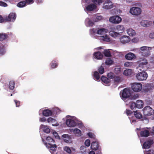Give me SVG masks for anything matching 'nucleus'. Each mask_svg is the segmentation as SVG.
I'll return each instance as SVG.
<instances>
[{"label": "nucleus", "instance_id": "nucleus-58", "mask_svg": "<svg viewBox=\"0 0 154 154\" xmlns=\"http://www.w3.org/2000/svg\"><path fill=\"white\" fill-rule=\"evenodd\" d=\"M102 19V17L101 16H97L95 19V21H97L100 20Z\"/></svg>", "mask_w": 154, "mask_h": 154}, {"label": "nucleus", "instance_id": "nucleus-30", "mask_svg": "<svg viewBox=\"0 0 154 154\" xmlns=\"http://www.w3.org/2000/svg\"><path fill=\"white\" fill-rule=\"evenodd\" d=\"M140 53L144 57H147L149 55L150 52L148 49L143 51H140Z\"/></svg>", "mask_w": 154, "mask_h": 154}, {"label": "nucleus", "instance_id": "nucleus-2", "mask_svg": "<svg viewBox=\"0 0 154 154\" xmlns=\"http://www.w3.org/2000/svg\"><path fill=\"white\" fill-rule=\"evenodd\" d=\"M143 110V114L146 116H149L154 113V110L149 106L145 107Z\"/></svg>", "mask_w": 154, "mask_h": 154}, {"label": "nucleus", "instance_id": "nucleus-10", "mask_svg": "<svg viewBox=\"0 0 154 154\" xmlns=\"http://www.w3.org/2000/svg\"><path fill=\"white\" fill-rule=\"evenodd\" d=\"M16 18V14L15 13H10L8 17H7L5 19L7 21H11L12 20L13 21H14Z\"/></svg>", "mask_w": 154, "mask_h": 154}, {"label": "nucleus", "instance_id": "nucleus-7", "mask_svg": "<svg viewBox=\"0 0 154 154\" xmlns=\"http://www.w3.org/2000/svg\"><path fill=\"white\" fill-rule=\"evenodd\" d=\"M42 140L47 147L50 148V152L51 153L54 152V151L56 150V148H57L56 145H52L50 143L45 142V140L43 138H42Z\"/></svg>", "mask_w": 154, "mask_h": 154}, {"label": "nucleus", "instance_id": "nucleus-34", "mask_svg": "<svg viewBox=\"0 0 154 154\" xmlns=\"http://www.w3.org/2000/svg\"><path fill=\"white\" fill-rule=\"evenodd\" d=\"M73 132L74 134H76L78 136H80L81 135V131L78 128H75L73 130Z\"/></svg>", "mask_w": 154, "mask_h": 154}, {"label": "nucleus", "instance_id": "nucleus-14", "mask_svg": "<svg viewBox=\"0 0 154 154\" xmlns=\"http://www.w3.org/2000/svg\"><path fill=\"white\" fill-rule=\"evenodd\" d=\"M152 22L148 20H142L140 23V25L144 27H148L150 26Z\"/></svg>", "mask_w": 154, "mask_h": 154}, {"label": "nucleus", "instance_id": "nucleus-24", "mask_svg": "<svg viewBox=\"0 0 154 154\" xmlns=\"http://www.w3.org/2000/svg\"><path fill=\"white\" fill-rule=\"evenodd\" d=\"M134 112V116L136 118L140 119L142 118V115L139 111H136Z\"/></svg>", "mask_w": 154, "mask_h": 154}, {"label": "nucleus", "instance_id": "nucleus-17", "mask_svg": "<svg viewBox=\"0 0 154 154\" xmlns=\"http://www.w3.org/2000/svg\"><path fill=\"white\" fill-rule=\"evenodd\" d=\"M91 147L92 150H97L99 149V147L98 143L96 141L92 142Z\"/></svg>", "mask_w": 154, "mask_h": 154}, {"label": "nucleus", "instance_id": "nucleus-27", "mask_svg": "<svg viewBox=\"0 0 154 154\" xmlns=\"http://www.w3.org/2000/svg\"><path fill=\"white\" fill-rule=\"evenodd\" d=\"M101 80L103 82L106 84H108L110 82V80L109 79L106 77L103 76L101 77Z\"/></svg>", "mask_w": 154, "mask_h": 154}, {"label": "nucleus", "instance_id": "nucleus-4", "mask_svg": "<svg viewBox=\"0 0 154 154\" xmlns=\"http://www.w3.org/2000/svg\"><path fill=\"white\" fill-rule=\"evenodd\" d=\"M141 10L138 7H132L130 10V13L134 15H138L141 14Z\"/></svg>", "mask_w": 154, "mask_h": 154}, {"label": "nucleus", "instance_id": "nucleus-32", "mask_svg": "<svg viewBox=\"0 0 154 154\" xmlns=\"http://www.w3.org/2000/svg\"><path fill=\"white\" fill-rule=\"evenodd\" d=\"M105 56L107 57H111V55L110 51L109 50H105L103 52Z\"/></svg>", "mask_w": 154, "mask_h": 154}, {"label": "nucleus", "instance_id": "nucleus-57", "mask_svg": "<svg viewBox=\"0 0 154 154\" xmlns=\"http://www.w3.org/2000/svg\"><path fill=\"white\" fill-rule=\"evenodd\" d=\"M14 101L15 103L16 106L17 107H19L20 105V102L16 100H14Z\"/></svg>", "mask_w": 154, "mask_h": 154}, {"label": "nucleus", "instance_id": "nucleus-15", "mask_svg": "<svg viewBox=\"0 0 154 154\" xmlns=\"http://www.w3.org/2000/svg\"><path fill=\"white\" fill-rule=\"evenodd\" d=\"M63 139L66 143H69L71 142V137L68 134H65L62 135Z\"/></svg>", "mask_w": 154, "mask_h": 154}, {"label": "nucleus", "instance_id": "nucleus-23", "mask_svg": "<svg viewBox=\"0 0 154 154\" xmlns=\"http://www.w3.org/2000/svg\"><path fill=\"white\" fill-rule=\"evenodd\" d=\"M122 79L119 76H115L113 78L114 82L116 84H118L122 82Z\"/></svg>", "mask_w": 154, "mask_h": 154}, {"label": "nucleus", "instance_id": "nucleus-21", "mask_svg": "<svg viewBox=\"0 0 154 154\" xmlns=\"http://www.w3.org/2000/svg\"><path fill=\"white\" fill-rule=\"evenodd\" d=\"M108 31V30L105 28H101L98 29L97 31L98 34L104 35Z\"/></svg>", "mask_w": 154, "mask_h": 154}, {"label": "nucleus", "instance_id": "nucleus-20", "mask_svg": "<svg viewBox=\"0 0 154 154\" xmlns=\"http://www.w3.org/2000/svg\"><path fill=\"white\" fill-rule=\"evenodd\" d=\"M43 115L45 116H51L52 114V111L48 109H45L43 110L42 112Z\"/></svg>", "mask_w": 154, "mask_h": 154}, {"label": "nucleus", "instance_id": "nucleus-13", "mask_svg": "<svg viewBox=\"0 0 154 154\" xmlns=\"http://www.w3.org/2000/svg\"><path fill=\"white\" fill-rule=\"evenodd\" d=\"M120 41L123 44H125L130 41V38L129 36H123L120 38Z\"/></svg>", "mask_w": 154, "mask_h": 154}, {"label": "nucleus", "instance_id": "nucleus-39", "mask_svg": "<svg viewBox=\"0 0 154 154\" xmlns=\"http://www.w3.org/2000/svg\"><path fill=\"white\" fill-rule=\"evenodd\" d=\"M113 63V60L110 59H107L106 61L105 64L107 65H110Z\"/></svg>", "mask_w": 154, "mask_h": 154}, {"label": "nucleus", "instance_id": "nucleus-12", "mask_svg": "<svg viewBox=\"0 0 154 154\" xmlns=\"http://www.w3.org/2000/svg\"><path fill=\"white\" fill-rule=\"evenodd\" d=\"M97 8V5L94 4H91L87 5L86 9L88 11H91L96 9Z\"/></svg>", "mask_w": 154, "mask_h": 154}, {"label": "nucleus", "instance_id": "nucleus-6", "mask_svg": "<svg viewBox=\"0 0 154 154\" xmlns=\"http://www.w3.org/2000/svg\"><path fill=\"white\" fill-rule=\"evenodd\" d=\"M142 85L140 83H134L132 84L131 88L135 92L140 91L142 89Z\"/></svg>", "mask_w": 154, "mask_h": 154}, {"label": "nucleus", "instance_id": "nucleus-42", "mask_svg": "<svg viewBox=\"0 0 154 154\" xmlns=\"http://www.w3.org/2000/svg\"><path fill=\"white\" fill-rule=\"evenodd\" d=\"M55 61H52L51 62V67L52 69L55 68L58 66V64L57 63H55Z\"/></svg>", "mask_w": 154, "mask_h": 154}, {"label": "nucleus", "instance_id": "nucleus-41", "mask_svg": "<svg viewBox=\"0 0 154 154\" xmlns=\"http://www.w3.org/2000/svg\"><path fill=\"white\" fill-rule=\"evenodd\" d=\"M133 62H126L124 63V66L126 67H130L133 65Z\"/></svg>", "mask_w": 154, "mask_h": 154}, {"label": "nucleus", "instance_id": "nucleus-8", "mask_svg": "<svg viewBox=\"0 0 154 154\" xmlns=\"http://www.w3.org/2000/svg\"><path fill=\"white\" fill-rule=\"evenodd\" d=\"M154 143L153 140L149 139L145 142L143 145V148L145 149H147L149 148L151 145Z\"/></svg>", "mask_w": 154, "mask_h": 154}, {"label": "nucleus", "instance_id": "nucleus-62", "mask_svg": "<svg viewBox=\"0 0 154 154\" xmlns=\"http://www.w3.org/2000/svg\"><path fill=\"white\" fill-rule=\"evenodd\" d=\"M44 131L47 133H48L50 132V130L49 128H44Z\"/></svg>", "mask_w": 154, "mask_h": 154}, {"label": "nucleus", "instance_id": "nucleus-44", "mask_svg": "<svg viewBox=\"0 0 154 154\" xmlns=\"http://www.w3.org/2000/svg\"><path fill=\"white\" fill-rule=\"evenodd\" d=\"M115 76V74L112 72H110L107 75L108 78L109 79H113Z\"/></svg>", "mask_w": 154, "mask_h": 154}, {"label": "nucleus", "instance_id": "nucleus-18", "mask_svg": "<svg viewBox=\"0 0 154 154\" xmlns=\"http://www.w3.org/2000/svg\"><path fill=\"white\" fill-rule=\"evenodd\" d=\"M93 55L94 57L98 60H100L102 59L103 57V54L99 51L95 52Z\"/></svg>", "mask_w": 154, "mask_h": 154}, {"label": "nucleus", "instance_id": "nucleus-1", "mask_svg": "<svg viewBox=\"0 0 154 154\" xmlns=\"http://www.w3.org/2000/svg\"><path fill=\"white\" fill-rule=\"evenodd\" d=\"M136 77L138 80L142 81L146 80L148 77V75L146 72L142 71L137 73Z\"/></svg>", "mask_w": 154, "mask_h": 154}, {"label": "nucleus", "instance_id": "nucleus-52", "mask_svg": "<svg viewBox=\"0 0 154 154\" xmlns=\"http://www.w3.org/2000/svg\"><path fill=\"white\" fill-rule=\"evenodd\" d=\"M90 137L92 138H94L95 136V135L94 134L91 133L89 132L87 134Z\"/></svg>", "mask_w": 154, "mask_h": 154}, {"label": "nucleus", "instance_id": "nucleus-46", "mask_svg": "<svg viewBox=\"0 0 154 154\" xmlns=\"http://www.w3.org/2000/svg\"><path fill=\"white\" fill-rule=\"evenodd\" d=\"M98 71L99 73L102 74L104 72V68L102 66H101L98 69Z\"/></svg>", "mask_w": 154, "mask_h": 154}, {"label": "nucleus", "instance_id": "nucleus-43", "mask_svg": "<svg viewBox=\"0 0 154 154\" xmlns=\"http://www.w3.org/2000/svg\"><path fill=\"white\" fill-rule=\"evenodd\" d=\"M92 1L96 5H99L102 2V0H92Z\"/></svg>", "mask_w": 154, "mask_h": 154}, {"label": "nucleus", "instance_id": "nucleus-9", "mask_svg": "<svg viewBox=\"0 0 154 154\" xmlns=\"http://www.w3.org/2000/svg\"><path fill=\"white\" fill-rule=\"evenodd\" d=\"M66 123L67 126L69 127H74L76 125V122L74 120L70 119H67Z\"/></svg>", "mask_w": 154, "mask_h": 154}, {"label": "nucleus", "instance_id": "nucleus-55", "mask_svg": "<svg viewBox=\"0 0 154 154\" xmlns=\"http://www.w3.org/2000/svg\"><path fill=\"white\" fill-rule=\"evenodd\" d=\"M141 51H143L148 50V48L146 46H143L140 48Z\"/></svg>", "mask_w": 154, "mask_h": 154}, {"label": "nucleus", "instance_id": "nucleus-33", "mask_svg": "<svg viewBox=\"0 0 154 154\" xmlns=\"http://www.w3.org/2000/svg\"><path fill=\"white\" fill-rule=\"evenodd\" d=\"M8 35L5 33L0 34V41H2L8 38Z\"/></svg>", "mask_w": 154, "mask_h": 154}, {"label": "nucleus", "instance_id": "nucleus-63", "mask_svg": "<svg viewBox=\"0 0 154 154\" xmlns=\"http://www.w3.org/2000/svg\"><path fill=\"white\" fill-rule=\"evenodd\" d=\"M53 134L55 136V137L56 138H60L59 136L58 135V134L56 132H53Z\"/></svg>", "mask_w": 154, "mask_h": 154}, {"label": "nucleus", "instance_id": "nucleus-45", "mask_svg": "<svg viewBox=\"0 0 154 154\" xmlns=\"http://www.w3.org/2000/svg\"><path fill=\"white\" fill-rule=\"evenodd\" d=\"M109 34L112 37H116L119 35V34L117 32H114L113 31H110Z\"/></svg>", "mask_w": 154, "mask_h": 154}, {"label": "nucleus", "instance_id": "nucleus-54", "mask_svg": "<svg viewBox=\"0 0 154 154\" xmlns=\"http://www.w3.org/2000/svg\"><path fill=\"white\" fill-rule=\"evenodd\" d=\"M7 5H8L6 3L2 1H0V6L5 7L7 6Z\"/></svg>", "mask_w": 154, "mask_h": 154}, {"label": "nucleus", "instance_id": "nucleus-11", "mask_svg": "<svg viewBox=\"0 0 154 154\" xmlns=\"http://www.w3.org/2000/svg\"><path fill=\"white\" fill-rule=\"evenodd\" d=\"M125 58L126 59L128 60H132L135 58V55L131 52H129L125 55Z\"/></svg>", "mask_w": 154, "mask_h": 154}, {"label": "nucleus", "instance_id": "nucleus-40", "mask_svg": "<svg viewBox=\"0 0 154 154\" xmlns=\"http://www.w3.org/2000/svg\"><path fill=\"white\" fill-rule=\"evenodd\" d=\"M129 104L130 108L132 110L136 108V104L135 102H131L129 103Z\"/></svg>", "mask_w": 154, "mask_h": 154}, {"label": "nucleus", "instance_id": "nucleus-26", "mask_svg": "<svg viewBox=\"0 0 154 154\" xmlns=\"http://www.w3.org/2000/svg\"><path fill=\"white\" fill-rule=\"evenodd\" d=\"M152 89L151 86L150 84H147L144 87L143 89L145 92H148Z\"/></svg>", "mask_w": 154, "mask_h": 154}, {"label": "nucleus", "instance_id": "nucleus-36", "mask_svg": "<svg viewBox=\"0 0 154 154\" xmlns=\"http://www.w3.org/2000/svg\"><path fill=\"white\" fill-rule=\"evenodd\" d=\"M114 71V72L117 74H120L121 72V68L120 67H117L115 68Z\"/></svg>", "mask_w": 154, "mask_h": 154}, {"label": "nucleus", "instance_id": "nucleus-56", "mask_svg": "<svg viewBox=\"0 0 154 154\" xmlns=\"http://www.w3.org/2000/svg\"><path fill=\"white\" fill-rule=\"evenodd\" d=\"M139 97V95L137 94H135L131 97V99L135 100L137 98Z\"/></svg>", "mask_w": 154, "mask_h": 154}, {"label": "nucleus", "instance_id": "nucleus-38", "mask_svg": "<svg viewBox=\"0 0 154 154\" xmlns=\"http://www.w3.org/2000/svg\"><path fill=\"white\" fill-rule=\"evenodd\" d=\"M94 77L97 80L100 79V75L97 71L94 72Z\"/></svg>", "mask_w": 154, "mask_h": 154}, {"label": "nucleus", "instance_id": "nucleus-16", "mask_svg": "<svg viewBox=\"0 0 154 154\" xmlns=\"http://www.w3.org/2000/svg\"><path fill=\"white\" fill-rule=\"evenodd\" d=\"M113 6V4L112 2H108L104 4L103 8L106 9H109L112 8Z\"/></svg>", "mask_w": 154, "mask_h": 154}, {"label": "nucleus", "instance_id": "nucleus-29", "mask_svg": "<svg viewBox=\"0 0 154 154\" xmlns=\"http://www.w3.org/2000/svg\"><path fill=\"white\" fill-rule=\"evenodd\" d=\"M116 29L119 33H122L124 31V28L123 26L118 25L116 26Z\"/></svg>", "mask_w": 154, "mask_h": 154}, {"label": "nucleus", "instance_id": "nucleus-61", "mask_svg": "<svg viewBox=\"0 0 154 154\" xmlns=\"http://www.w3.org/2000/svg\"><path fill=\"white\" fill-rule=\"evenodd\" d=\"M55 119H54L53 118L51 117H49L47 119V121L48 122H52L53 121H55Z\"/></svg>", "mask_w": 154, "mask_h": 154}, {"label": "nucleus", "instance_id": "nucleus-60", "mask_svg": "<svg viewBox=\"0 0 154 154\" xmlns=\"http://www.w3.org/2000/svg\"><path fill=\"white\" fill-rule=\"evenodd\" d=\"M149 37L151 38H154V32H151L149 35Z\"/></svg>", "mask_w": 154, "mask_h": 154}, {"label": "nucleus", "instance_id": "nucleus-19", "mask_svg": "<svg viewBox=\"0 0 154 154\" xmlns=\"http://www.w3.org/2000/svg\"><path fill=\"white\" fill-rule=\"evenodd\" d=\"M149 134V131L146 129L143 130L140 132V135L142 137H147Z\"/></svg>", "mask_w": 154, "mask_h": 154}, {"label": "nucleus", "instance_id": "nucleus-31", "mask_svg": "<svg viewBox=\"0 0 154 154\" xmlns=\"http://www.w3.org/2000/svg\"><path fill=\"white\" fill-rule=\"evenodd\" d=\"M15 82L14 81H11L9 82V88L10 89L13 90L14 88Z\"/></svg>", "mask_w": 154, "mask_h": 154}, {"label": "nucleus", "instance_id": "nucleus-51", "mask_svg": "<svg viewBox=\"0 0 154 154\" xmlns=\"http://www.w3.org/2000/svg\"><path fill=\"white\" fill-rule=\"evenodd\" d=\"M85 144L86 146H89L90 145V141L89 140H86L85 142Z\"/></svg>", "mask_w": 154, "mask_h": 154}, {"label": "nucleus", "instance_id": "nucleus-22", "mask_svg": "<svg viewBox=\"0 0 154 154\" xmlns=\"http://www.w3.org/2000/svg\"><path fill=\"white\" fill-rule=\"evenodd\" d=\"M135 103L136 105V108H137L141 109L143 107V103L141 100H137Z\"/></svg>", "mask_w": 154, "mask_h": 154}, {"label": "nucleus", "instance_id": "nucleus-5", "mask_svg": "<svg viewBox=\"0 0 154 154\" xmlns=\"http://www.w3.org/2000/svg\"><path fill=\"white\" fill-rule=\"evenodd\" d=\"M122 97L124 99H126L131 96V91L128 88H125L122 91L121 94Z\"/></svg>", "mask_w": 154, "mask_h": 154}, {"label": "nucleus", "instance_id": "nucleus-28", "mask_svg": "<svg viewBox=\"0 0 154 154\" xmlns=\"http://www.w3.org/2000/svg\"><path fill=\"white\" fill-rule=\"evenodd\" d=\"M132 70L131 69H126L124 71L123 74L125 75H130L132 73Z\"/></svg>", "mask_w": 154, "mask_h": 154}, {"label": "nucleus", "instance_id": "nucleus-35", "mask_svg": "<svg viewBox=\"0 0 154 154\" xmlns=\"http://www.w3.org/2000/svg\"><path fill=\"white\" fill-rule=\"evenodd\" d=\"M26 5L25 1H22L17 4V6L19 8H22L25 6Z\"/></svg>", "mask_w": 154, "mask_h": 154}, {"label": "nucleus", "instance_id": "nucleus-48", "mask_svg": "<svg viewBox=\"0 0 154 154\" xmlns=\"http://www.w3.org/2000/svg\"><path fill=\"white\" fill-rule=\"evenodd\" d=\"M5 53L4 47L2 45H0V54H3Z\"/></svg>", "mask_w": 154, "mask_h": 154}, {"label": "nucleus", "instance_id": "nucleus-37", "mask_svg": "<svg viewBox=\"0 0 154 154\" xmlns=\"http://www.w3.org/2000/svg\"><path fill=\"white\" fill-rule=\"evenodd\" d=\"M101 37L103 38V40L107 42L110 41V38H109V36L105 34L104 35H101Z\"/></svg>", "mask_w": 154, "mask_h": 154}, {"label": "nucleus", "instance_id": "nucleus-50", "mask_svg": "<svg viewBox=\"0 0 154 154\" xmlns=\"http://www.w3.org/2000/svg\"><path fill=\"white\" fill-rule=\"evenodd\" d=\"M25 2H26V4L29 5L32 4L34 1L33 0H25Z\"/></svg>", "mask_w": 154, "mask_h": 154}, {"label": "nucleus", "instance_id": "nucleus-59", "mask_svg": "<svg viewBox=\"0 0 154 154\" xmlns=\"http://www.w3.org/2000/svg\"><path fill=\"white\" fill-rule=\"evenodd\" d=\"M132 113V112L129 109H126V113L128 115L131 114Z\"/></svg>", "mask_w": 154, "mask_h": 154}, {"label": "nucleus", "instance_id": "nucleus-64", "mask_svg": "<svg viewBox=\"0 0 154 154\" xmlns=\"http://www.w3.org/2000/svg\"><path fill=\"white\" fill-rule=\"evenodd\" d=\"M139 66L141 68L143 69V70H144L145 67H146L144 66L143 65V64L140 63L139 64Z\"/></svg>", "mask_w": 154, "mask_h": 154}, {"label": "nucleus", "instance_id": "nucleus-25", "mask_svg": "<svg viewBox=\"0 0 154 154\" xmlns=\"http://www.w3.org/2000/svg\"><path fill=\"white\" fill-rule=\"evenodd\" d=\"M127 31L128 34L130 36H133L136 34L135 31L132 29H129Z\"/></svg>", "mask_w": 154, "mask_h": 154}, {"label": "nucleus", "instance_id": "nucleus-49", "mask_svg": "<svg viewBox=\"0 0 154 154\" xmlns=\"http://www.w3.org/2000/svg\"><path fill=\"white\" fill-rule=\"evenodd\" d=\"M64 150L69 153H70L71 152V150L70 148L67 146H65L64 147Z\"/></svg>", "mask_w": 154, "mask_h": 154}, {"label": "nucleus", "instance_id": "nucleus-3", "mask_svg": "<svg viewBox=\"0 0 154 154\" xmlns=\"http://www.w3.org/2000/svg\"><path fill=\"white\" fill-rule=\"evenodd\" d=\"M109 21L112 23L119 24L121 22L122 18L119 16H114L109 18Z\"/></svg>", "mask_w": 154, "mask_h": 154}, {"label": "nucleus", "instance_id": "nucleus-47", "mask_svg": "<svg viewBox=\"0 0 154 154\" xmlns=\"http://www.w3.org/2000/svg\"><path fill=\"white\" fill-rule=\"evenodd\" d=\"M46 140L48 142V143H54V140L53 139L50 137H48L46 138Z\"/></svg>", "mask_w": 154, "mask_h": 154}, {"label": "nucleus", "instance_id": "nucleus-53", "mask_svg": "<svg viewBox=\"0 0 154 154\" xmlns=\"http://www.w3.org/2000/svg\"><path fill=\"white\" fill-rule=\"evenodd\" d=\"M140 63L141 64H143V65L144 66L146 67V65L147 64V60H142V61H141L140 62Z\"/></svg>", "mask_w": 154, "mask_h": 154}]
</instances>
